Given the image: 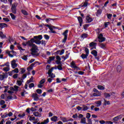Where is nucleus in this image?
Wrapping results in <instances>:
<instances>
[{
  "mask_svg": "<svg viewBox=\"0 0 124 124\" xmlns=\"http://www.w3.org/2000/svg\"><path fill=\"white\" fill-rule=\"evenodd\" d=\"M30 47H31V51L32 55L33 56V57H37V56L39 55V54L37 53L38 52V47H37V46L33 45L30 46Z\"/></svg>",
  "mask_w": 124,
  "mask_h": 124,
  "instance_id": "nucleus-1",
  "label": "nucleus"
},
{
  "mask_svg": "<svg viewBox=\"0 0 124 124\" xmlns=\"http://www.w3.org/2000/svg\"><path fill=\"white\" fill-rule=\"evenodd\" d=\"M29 121L32 122L33 124H36L38 123V119H35V117L32 116H29Z\"/></svg>",
  "mask_w": 124,
  "mask_h": 124,
  "instance_id": "nucleus-2",
  "label": "nucleus"
},
{
  "mask_svg": "<svg viewBox=\"0 0 124 124\" xmlns=\"http://www.w3.org/2000/svg\"><path fill=\"white\" fill-rule=\"evenodd\" d=\"M17 5H18V4L16 3L13 4L12 5V8H11V11L13 13H14V14H16V7H17Z\"/></svg>",
  "mask_w": 124,
  "mask_h": 124,
  "instance_id": "nucleus-3",
  "label": "nucleus"
},
{
  "mask_svg": "<svg viewBox=\"0 0 124 124\" xmlns=\"http://www.w3.org/2000/svg\"><path fill=\"white\" fill-rule=\"evenodd\" d=\"M70 65L71 67H72V68H74L75 70H80V68H79L77 66V65H76L75 62L72 61L70 63Z\"/></svg>",
  "mask_w": 124,
  "mask_h": 124,
  "instance_id": "nucleus-4",
  "label": "nucleus"
},
{
  "mask_svg": "<svg viewBox=\"0 0 124 124\" xmlns=\"http://www.w3.org/2000/svg\"><path fill=\"white\" fill-rule=\"evenodd\" d=\"M98 38L99 42L100 43L104 42L106 39L105 37H103V35L101 33L98 35Z\"/></svg>",
  "mask_w": 124,
  "mask_h": 124,
  "instance_id": "nucleus-5",
  "label": "nucleus"
},
{
  "mask_svg": "<svg viewBox=\"0 0 124 124\" xmlns=\"http://www.w3.org/2000/svg\"><path fill=\"white\" fill-rule=\"evenodd\" d=\"M123 117H124L123 115H120L114 117L113 120L114 121V122H118V121H120V120H122V119H123Z\"/></svg>",
  "mask_w": 124,
  "mask_h": 124,
  "instance_id": "nucleus-6",
  "label": "nucleus"
},
{
  "mask_svg": "<svg viewBox=\"0 0 124 124\" xmlns=\"http://www.w3.org/2000/svg\"><path fill=\"white\" fill-rule=\"evenodd\" d=\"M11 66H12V68H13L14 69L15 68H16V67H17V66H18V64L16 63V61H15V60H13L11 62Z\"/></svg>",
  "mask_w": 124,
  "mask_h": 124,
  "instance_id": "nucleus-7",
  "label": "nucleus"
},
{
  "mask_svg": "<svg viewBox=\"0 0 124 124\" xmlns=\"http://www.w3.org/2000/svg\"><path fill=\"white\" fill-rule=\"evenodd\" d=\"M115 93H104V96L106 97V98H110L111 97V95H114Z\"/></svg>",
  "mask_w": 124,
  "mask_h": 124,
  "instance_id": "nucleus-8",
  "label": "nucleus"
},
{
  "mask_svg": "<svg viewBox=\"0 0 124 124\" xmlns=\"http://www.w3.org/2000/svg\"><path fill=\"white\" fill-rule=\"evenodd\" d=\"M32 97H33L35 101L39 100V97H38V95L37 93H33L32 95Z\"/></svg>",
  "mask_w": 124,
  "mask_h": 124,
  "instance_id": "nucleus-9",
  "label": "nucleus"
},
{
  "mask_svg": "<svg viewBox=\"0 0 124 124\" xmlns=\"http://www.w3.org/2000/svg\"><path fill=\"white\" fill-rule=\"evenodd\" d=\"M79 6V7L77 8L76 9H79L80 7H83V6L84 7H87V6H88V1L86 0L83 5H80Z\"/></svg>",
  "mask_w": 124,
  "mask_h": 124,
  "instance_id": "nucleus-10",
  "label": "nucleus"
},
{
  "mask_svg": "<svg viewBox=\"0 0 124 124\" xmlns=\"http://www.w3.org/2000/svg\"><path fill=\"white\" fill-rule=\"evenodd\" d=\"M14 73H19V69L15 68L14 70H13L12 71H11V76L13 74H14Z\"/></svg>",
  "mask_w": 124,
  "mask_h": 124,
  "instance_id": "nucleus-11",
  "label": "nucleus"
},
{
  "mask_svg": "<svg viewBox=\"0 0 124 124\" xmlns=\"http://www.w3.org/2000/svg\"><path fill=\"white\" fill-rule=\"evenodd\" d=\"M102 104L101 101H97L95 102V107H100L101 106V104Z\"/></svg>",
  "mask_w": 124,
  "mask_h": 124,
  "instance_id": "nucleus-12",
  "label": "nucleus"
},
{
  "mask_svg": "<svg viewBox=\"0 0 124 124\" xmlns=\"http://www.w3.org/2000/svg\"><path fill=\"white\" fill-rule=\"evenodd\" d=\"M28 41H30V46L35 45L34 44H33V43H35V39H34V38L31 39L30 40H29Z\"/></svg>",
  "mask_w": 124,
  "mask_h": 124,
  "instance_id": "nucleus-13",
  "label": "nucleus"
},
{
  "mask_svg": "<svg viewBox=\"0 0 124 124\" xmlns=\"http://www.w3.org/2000/svg\"><path fill=\"white\" fill-rule=\"evenodd\" d=\"M91 22H93V18L92 17L87 16H86V23H91Z\"/></svg>",
  "mask_w": 124,
  "mask_h": 124,
  "instance_id": "nucleus-14",
  "label": "nucleus"
},
{
  "mask_svg": "<svg viewBox=\"0 0 124 124\" xmlns=\"http://www.w3.org/2000/svg\"><path fill=\"white\" fill-rule=\"evenodd\" d=\"M33 115H34V116L35 117H38V118H40V117H41V113L38 112H34L33 113Z\"/></svg>",
  "mask_w": 124,
  "mask_h": 124,
  "instance_id": "nucleus-15",
  "label": "nucleus"
},
{
  "mask_svg": "<svg viewBox=\"0 0 124 124\" xmlns=\"http://www.w3.org/2000/svg\"><path fill=\"white\" fill-rule=\"evenodd\" d=\"M101 13H102V10H98L96 13V16H97V17H99V16L101 15Z\"/></svg>",
  "mask_w": 124,
  "mask_h": 124,
  "instance_id": "nucleus-16",
  "label": "nucleus"
},
{
  "mask_svg": "<svg viewBox=\"0 0 124 124\" xmlns=\"http://www.w3.org/2000/svg\"><path fill=\"white\" fill-rule=\"evenodd\" d=\"M78 19L80 27H82V23H83V19H82V17H81V16H79L78 17Z\"/></svg>",
  "mask_w": 124,
  "mask_h": 124,
  "instance_id": "nucleus-17",
  "label": "nucleus"
},
{
  "mask_svg": "<svg viewBox=\"0 0 124 124\" xmlns=\"http://www.w3.org/2000/svg\"><path fill=\"white\" fill-rule=\"evenodd\" d=\"M43 37H42V35H39L38 36H35L33 37L34 39H38L39 40H41Z\"/></svg>",
  "mask_w": 124,
  "mask_h": 124,
  "instance_id": "nucleus-18",
  "label": "nucleus"
},
{
  "mask_svg": "<svg viewBox=\"0 0 124 124\" xmlns=\"http://www.w3.org/2000/svg\"><path fill=\"white\" fill-rule=\"evenodd\" d=\"M0 29H3V28H7V24L6 23H0Z\"/></svg>",
  "mask_w": 124,
  "mask_h": 124,
  "instance_id": "nucleus-19",
  "label": "nucleus"
},
{
  "mask_svg": "<svg viewBox=\"0 0 124 124\" xmlns=\"http://www.w3.org/2000/svg\"><path fill=\"white\" fill-rule=\"evenodd\" d=\"M23 46H28L30 47L31 44H30V41H28L27 42H23L22 43Z\"/></svg>",
  "mask_w": 124,
  "mask_h": 124,
  "instance_id": "nucleus-20",
  "label": "nucleus"
},
{
  "mask_svg": "<svg viewBox=\"0 0 124 124\" xmlns=\"http://www.w3.org/2000/svg\"><path fill=\"white\" fill-rule=\"evenodd\" d=\"M51 121H52V122H57L58 121V117L54 116L53 117H52L51 118Z\"/></svg>",
  "mask_w": 124,
  "mask_h": 124,
  "instance_id": "nucleus-21",
  "label": "nucleus"
},
{
  "mask_svg": "<svg viewBox=\"0 0 124 124\" xmlns=\"http://www.w3.org/2000/svg\"><path fill=\"white\" fill-rule=\"evenodd\" d=\"M55 60V56H52L49 57V60L47 61L48 63H50L52 61Z\"/></svg>",
  "mask_w": 124,
  "mask_h": 124,
  "instance_id": "nucleus-22",
  "label": "nucleus"
},
{
  "mask_svg": "<svg viewBox=\"0 0 124 124\" xmlns=\"http://www.w3.org/2000/svg\"><path fill=\"white\" fill-rule=\"evenodd\" d=\"M0 37H1V38H6V35L4 34L2 31H0Z\"/></svg>",
  "mask_w": 124,
  "mask_h": 124,
  "instance_id": "nucleus-23",
  "label": "nucleus"
},
{
  "mask_svg": "<svg viewBox=\"0 0 124 124\" xmlns=\"http://www.w3.org/2000/svg\"><path fill=\"white\" fill-rule=\"evenodd\" d=\"M91 54H92V55H93L94 57H97V51H96V50H93L91 52Z\"/></svg>",
  "mask_w": 124,
  "mask_h": 124,
  "instance_id": "nucleus-24",
  "label": "nucleus"
},
{
  "mask_svg": "<svg viewBox=\"0 0 124 124\" xmlns=\"http://www.w3.org/2000/svg\"><path fill=\"white\" fill-rule=\"evenodd\" d=\"M116 70L117 72H121V71H122V66L121 65L117 66Z\"/></svg>",
  "mask_w": 124,
  "mask_h": 124,
  "instance_id": "nucleus-25",
  "label": "nucleus"
},
{
  "mask_svg": "<svg viewBox=\"0 0 124 124\" xmlns=\"http://www.w3.org/2000/svg\"><path fill=\"white\" fill-rule=\"evenodd\" d=\"M112 16H113V15H112V14H107V18L109 20H111L112 19Z\"/></svg>",
  "mask_w": 124,
  "mask_h": 124,
  "instance_id": "nucleus-26",
  "label": "nucleus"
},
{
  "mask_svg": "<svg viewBox=\"0 0 124 124\" xmlns=\"http://www.w3.org/2000/svg\"><path fill=\"white\" fill-rule=\"evenodd\" d=\"M54 69H55L54 67H52L50 69H49V70H48V73H47V74L49 75V74H52V72H53V70H54ZM55 69H57V68H55Z\"/></svg>",
  "mask_w": 124,
  "mask_h": 124,
  "instance_id": "nucleus-27",
  "label": "nucleus"
},
{
  "mask_svg": "<svg viewBox=\"0 0 124 124\" xmlns=\"http://www.w3.org/2000/svg\"><path fill=\"white\" fill-rule=\"evenodd\" d=\"M97 45L96 43L92 42L90 44L89 46L90 47H94L95 48V46Z\"/></svg>",
  "mask_w": 124,
  "mask_h": 124,
  "instance_id": "nucleus-28",
  "label": "nucleus"
},
{
  "mask_svg": "<svg viewBox=\"0 0 124 124\" xmlns=\"http://www.w3.org/2000/svg\"><path fill=\"white\" fill-rule=\"evenodd\" d=\"M49 123V119L47 118L46 120H45L44 122L41 123V124H47Z\"/></svg>",
  "mask_w": 124,
  "mask_h": 124,
  "instance_id": "nucleus-29",
  "label": "nucleus"
},
{
  "mask_svg": "<svg viewBox=\"0 0 124 124\" xmlns=\"http://www.w3.org/2000/svg\"><path fill=\"white\" fill-rule=\"evenodd\" d=\"M4 78H6V75H0V80H2Z\"/></svg>",
  "mask_w": 124,
  "mask_h": 124,
  "instance_id": "nucleus-30",
  "label": "nucleus"
},
{
  "mask_svg": "<svg viewBox=\"0 0 124 124\" xmlns=\"http://www.w3.org/2000/svg\"><path fill=\"white\" fill-rule=\"evenodd\" d=\"M67 33H68V30H66L64 32L62 33L64 37H67Z\"/></svg>",
  "mask_w": 124,
  "mask_h": 124,
  "instance_id": "nucleus-31",
  "label": "nucleus"
},
{
  "mask_svg": "<svg viewBox=\"0 0 124 124\" xmlns=\"http://www.w3.org/2000/svg\"><path fill=\"white\" fill-rule=\"evenodd\" d=\"M23 15H25V16H27L28 15V12L25 10H22L21 11Z\"/></svg>",
  "mask_w": 124,
  "mask_h": 124,
  "instance_id": "nucleus-32",
  "label": "nucleus"
},
{
  "mask_svg": "<svg viewBox=\"0 0 124 124\" xmlns=\"http://www.w3.org/2000/svg\"><path fill=\"white\" fill-rule=\"evenodd\" d=\"M81 124H87V122H86V118H83L81 119L80 121Z\"/></svg>",
  "mask_w": 124,
  "mask_h": 124,
  "instance_id": "nucleus-33",
  "label": "nucleus"
},
{
  "mask_svg": "<svg viewBox=\"0 0 124 124\" xmlns=\"http://www.w3.org/2000/svg\"><path fill=\"white\" fill-rule=\"evenodd\" d=\"M88 54H81V58L84 60L85 59H87L88 58Z\"/></svg>",
  "mask_w": 124,
  "mask_h": 124,
  "instance_id": "nucleus-34",
  "label": "nucleus"
},
{
  "mask_svg": "<svg viewBox=\"0 0 124 124\" xmlns=\"http://www.w3.org/2000/svg\"><path fill=\"white\" fill-rule=\"evenodd\" d=\"M88 37V34L84 33L81 35V38H87Z\"/></svg>",
  "mask_w": 124,
  "mask_h": 124,
  "instance_id": "nucleus-35",
  "label": "nucleus"
},
{
  "mask_svg": "<svg viewBox=\"0 0 124 124\" xmlns=\"http://www.w3.org/2000/svg\"><path fill=\"white\" fill-rule=\"evenodd\" d=\"M99 46L102 48V49H105L106 48V45L102 43L100 44Z\"/></svg>",
  "mask_w": 124,
  "mask_h": 124,
  "instance_id": "nucleus-36",
  "label": "nucleus"
},
{
  "mask_svg": "<svg viewBox=\"0 0 124 124\" xmlns=\"http://www.w3.org/2000/svg\"><path fill=\"white\" fill-rule=\"evenodd\" d=\"M89 109V108H88V106L83 105L82 106V110L83 111H87Z\"/></svg>",
  "mask_w": 124,
  "mask_h": 124,
  "instance_id": "nucleus-37",
  "label": "nucleus"
},
{
  "mask_svg": "<svg viewBox=\"0 0 124 124\" xmlns=\"http://www.w3.org/2000/svg\"><path fill=\"white\" fill-rule=\"evenodd\" d=\"M61 121H62V122H63V123H66V122H68V121L65 117H62L61 118Z\"/></svg>",
  "mask_w": 124,
  "mask_h": 124,
  "instance_id": "nucleus-38",
  "label": "nucleus"
},
{
  "mask_svg": "<svg viewBox=\"0 0 124 124\" xmlns=\"http://www.w3.org/2000/svg\"><path fill=\"white\" fill-rule=\"evenodd\" d=\"M6 53L7 54H8V55H9V57H10V58H13V55L10 54L11 52L9 50H7L6 51Z\"/></svg>",
  "mask_w": 124,
  "mask_h": 124,
  "instance_id": "nucleus-39",
  "label": "nucleus"
},
{
  "mask_svg": "<svg viewBox=\"0 0 124 124\" xmlns=\"http://www.w3.org/2000/svg\"><path fill=\"white\" fill-rule=\"evenodd\" d=\"M35 43H36V44H41V41H40V40L35 39Z\"/></svg>",
  "mask_w": 124,
  "mask_h": 124,
  "instance_id": "nucleus-40",
  "label": "nucleus"
},
{
  "mask_svg": "<svg viewBox=\"0 0 124 124\" xmlns=\"http://www.w3.org/2000/svg\"><path fill=\"white\" fill-rule=\"evenodd\" d=\"M48 77H50V78H55L56 76L53 73L48 74Z\"/></svg>",
  "mask_w": 124,
  "mask_h": 124,
  "instance_id": "nucleus-41",
  "label": "nucleus"
},
{
  "mask_svg": "<svg viewBox=\"0 0 124 124\" xmlns=\"http://www.w3.org/2000/svg\"><path fill=\"white\" fill-rule=\"evenodd\" d=\"M10 69L9 68V67H6L3 68V70L4 71H5L6 72H7V71H9Z\"/></svg>",
  "mask_w": 124,
  "mask_h": 124,
  "instance_id": "nucleus-42",
  "label": "nucleus"
},
{
  "mask_svg": "<svg viewBox=\"0 0 124 124\" xmlns=\"http://www.w3.org/2000/svg\"><path fill=\"white\" fill-rule=\"evenodd\" d=\"M97 88H98V89H99V90H105V88L101 85H98Z\"/></svg>",
  "mask_w": 124,
  "mask_h": 124,
  "instance_id": "nucleus-43",
  "label": "nucleus"
},
{
  "mask_svg": "<svg viewBox=\"0 0 124 124\" xmlns=\"http://www.w3.org/2000/svg\"><path fill=\"white\" fill-rule=\"evenodd\" d=\"M21 70L20 72L21 74H24V73L26 72V69H25V68H21Z\"/></svg>",
  "mask_w": 124,
  "mask_h": 124,
  "instance_id": "nucleus-44",
  "label": "nucleus"
},
{
  "mask_svg": "<svg viewBox=\"0 0 124 124\" xmlns=\"http://www.w3.org/2000/svg\"><path fill=\"white\" fill-rule=\"evenodd\" d=\"M41 44H42V45H43V46H46V41L42 40L41 41Z\"/></svg>",
  "mask_w": 124,
  "mask_h": 124,
  "instance_id": "nucleus-45",
  "label": "nucleus"
},
{
  "mask_svg": "<svg viewBox=\"0 0 124 124\" xmlns=\"http://www.w3.org/2000/svg\"><path fill=\"white\" fill-rule=\"evenodd\" d=\"M109 25H110V22H105V28H107Z\"/></svg>",
  "mask_w": 124,
  "mask_h": 124,
  "instance_id": "nucleus-46",
  "label": "nucleus"
},
{
  "mask_svg": "<svg viewBox=\"0 0 124 124\" xmlns=\"http://www.w3.org/2000/svg\"><path fill=\"white\" fill-rule=\"evenodd\" d=\"M44 38L46 39V40H49L50 37L48 35H44Z\"/></svg>",
  "mask_w": 124,
  "mask_h": 124,
  "instance_id": "nucleus-47",
  "label": "nucleus"
},
{
  "mask_svg": "<svg viewBox=\"0 0 124 124\" xmlns=\"http://www.w3.org/2000/svg\"><path fill=\"white\" fill-rule=\"evenodd\" d=\"M49 29L52 33H56V31L53 30V28L49 27Z\"/></svg>",
  "mask_w": 124,
  "mask_h": 124,
  "instance_id": "nucleus-48",
  "label": "nucleus"
},
{
  "mask_svg": "<svg viewBox=\"0 0 124 124\" xmlns=\"http://www.w3.org/2000/svg\"><path fill=\"white\" fill-rule=\"evenodd\" d=\"M105 101V105H109L110 104V101H107L106 99H104Z\"/></svg>",
  "mask_w": 124,
  "mask_h": 124,
  "instance_id": "nucleus-49",
  "label": "nucleus"
},
{
  "mask_svg": "<svg viewBox=\"0 0 124 124\" xmlns=\"http://www.w3.org/2000/svg\"><path fill=\"white\" fill-rule=\"evenodd\" d=\"M36 92L37 93H38L39 94H41V93H42V90H41V89H37L36 90Z\"/></svg>",
  "mask_w": 124,
  "mask_h": 124,
  "instance_id": "nucleus-50",
  "label": "nucleus"
},
{
  "mask_svg": "<svg viewBox=\"0 0 124 124\" xmlns=\"http://www.w3.org/2000/svg\"><path fill=\"white\" fill-rule=\"evenodd\" d=\"M88 123H86V124H93V122H92V120L91 119H87Z\"/></svg>",
  "mask_w": 124,
  "mask_h": 124,
  "instance_id": "nucleus-51",
  "label": "nucleus"
},
{
  "mask_svg": "<svg viewBox=\"0 0 124 124\" xmlns=\"http://www.w3.org/2000/svg\"><path fill=\"white\" fill-rule=\"evenodd\" d=\"M10 15L12 19H13V20H15V16L14 15H13V14L11 13V14H10Z\"/></svg>",
  "mask_w": 124,
  "mask_h": 124,
  "instance_id": "nucleus-52",
  "label": "nucleus"
},
{
  "mask_svg": "<svg viewBox=\"0 0 124 124\" xmlns=\"http://www.w3.org/2000/svg\"><path fill=\"white\" fill-rule=\"evenodd\" d=\"M22 60L24 61H27L28 60V56L24 55L22 57Z\"/></svg>",
  "mask_w": 124,
  "mask_h": 124,
  "instance_id": "nucleus-53",
  "label": "nucleus"
},
{
  "mask_svg": "<svg viewBox=\"0 0 124 124\" xmlns=\"http://www.w3.org/2000/svg\"><path fill=\"white\" fill-rule=\"evenodd\" d=\"M26 116V114L25 113H23L22 114H18V117L19 118H24Z\"/></svg>",
  "mask_w": 124,
  "mask_h": 124,
  "instance_id": "nucleus-54",
  "label": "nucleus"
},
{
  "mask_svg": "<svg viewBox=\"0 0 124 124\" xmlns=\"http://www.w3.org/2000/svg\"><path fill=\"white\" fill-rule=\"evenodd\" d=\"M86 118L87 119H89L90 118H91V114H90V113H87L86 114Z\"/></svg>",
  "mask_w": 124,
  "mask_h": 124,
  "instance_id": "nucleus-55",
  "label": "nucleus"
},
{
  "mask_svg": "<svg viewBox=\"0 0 124 124\" xmlns=\"http://www.w3.org/2000/svg\"><path fill=\"white\" fill-rule=\"evenodd\" d=\"M16 82L18 86H21V85H22V81L17 80Z\"/></svg>",
  "mask_w": 124,
  "mask_h": 124,
  "instance_id": "nucleus-56",
  "label": "nucleus"
},
{
  "mask_svg": "<svg viewBox=\"0 0 124 124\" xmlns=\"http://www.w3.org/2000/svg\"><path fill=\"white\" fill-rule=\"evenodd\" d=\"M45 83V79H43L40 81V84H42V85H43Z\"/></svg>",
  "mask_w": 124,
  "mask_h": 124,
  "instance_id": "nucleus-57",
  "label": "nucleus"
},
{
  "mask_svg": "<svg viewBox=\"0 0 124 124\" xmlns=\"http://www.w3.org/2000/svg\"><path fill=\"white\" fill-rule=\"evenodd\" d=\"M78 74H79V75H84V74H85V72H83V71H78Z\"/></svg>",
  "mask_w": 124,
  "mask_h": 124,
  "instance_id": "nucleus-58",
  "label": "nucleus"
},
{
  "mask_svg": "<svg viewBox=\"0 0 124 124\" xmlns=\"http://www.w3.org/2000/svg\"><path fill=\"white\" fill-rule=\"evenodd\" d=\"M17 77H18V75L17 74H15L13 76V78H14V79H17Z\"/></svg>",
  "mask_w": 124,
  "mask_h": 124,
  "instance_id": "nucleus-59",
  "label": "nucleus"
},
{
  "mask_svg": "<svg viewBox=\"0 0 124 124\" xmlns=\"http://www.w3.org/2000/svg\"><path fill=\"white\" fill-rule=\"evenodd\" d=\"M3 21H5L6 22H9V21H10L8 18L5 17L3 18Z\"/></svg>",
  "mask_w": 124,
  "mask_h": 124,
  "instance_id": "nucleus-60",
  "label": "nucleus"
},
{
  "mask_svg": "<svg viewBox=\"0 0 124 124\" xmlns=\"http://www.w3.org/2000/svg\"><path fill=\"white\" fill-rule=\"evenodd\" d=\"M51 20H55V19L46 18V23H48V22H50V21H51Z\"/></svg>",
  "mask_w": 124,
  "mask_h": 124,
  "instance_id": "nucleus-61",
  "label": "nucleus"
},
{
  "mask_svg": "<svg viewBox=\"0 0 124 124\" xmlns=\"http://www.w3.org/2000/svg\"><path fill=\"white\" fill-rule=\"evenodd\" d=\"M4 103H5V102L3 100H1L0 102V105H4Z\"/></svg>",
  "mask_w": 124,
  "mask_h": 124,
  "instance_id": "nucleus-62",
  "label": "nucleus"
},
{
  "mask_svg": "<svg viewBox=\"0 0 124 124\" xmlns=\"http://www.w3.org/2000/svg\"><path fill=\"white\" fill-rule=\"evenodd\" d=\"M99 123H100V124H106V122H105V121H104V120H101V121H99Z\"/></svg>",
  "mask_w": 124,
  "mask_h": 124,
  "instance_id": "nucleus-63",
  "label": "nucleus"
},
{
  "mask_svg": "<svg viewBox=\"0 0 124 124\" xmlns=\"http://www.w3.org/2000/svg\"><path fill=\"white\" fill-rule=\"evenodd\" d=\"M106 124H113L112 121H106Z\"/></svg>",
  "mask_w": 124,
  "mask_h": 124,
  "instance_id": "nucleus-64",
  "label": "nucleus"
}]
</instances>
